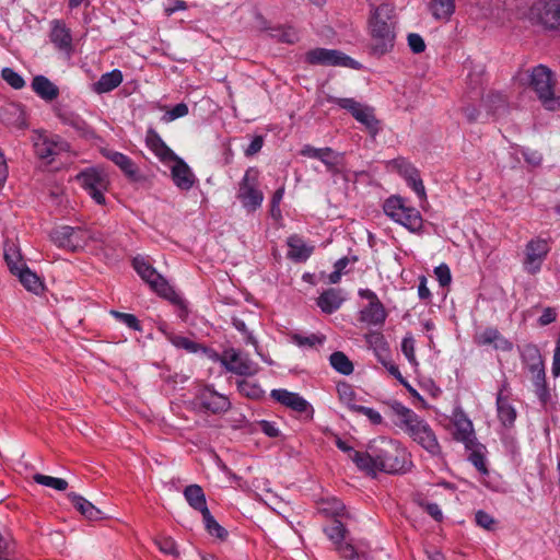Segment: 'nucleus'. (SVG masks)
<instances>
[{
	"label": "nucleus",
	"instance_id": "29",
	"mask_svg": "<svg viewBox=\"0 0 560 560\" xmlns=\"http://www.w3.org/2000/svg\"><path fill=\"white\" fill-rule=\"evenodd\" d=\"M122 82V73L118 69L106 72L101 75L98 81L93 84V91L97 94L108 93L116 89Z\"/></svg>",
	"mask_w": 560,
	"mask_h": 560
},
{
	"label": "nucleus",
	"instance_id": "17",
	"mask_svg": "<svg viewBox=\"0 0 560 560\" xmlns=\"http://www.w3.org/2000/svg\"><path fill=\"white\" fill-rule=\"evenodd\" d=\"M305 61L310 65L348 66L352 59L339 50L315 48L306 52Z\"/></svg>",
	"mask_w": 560,
	"mask_h": 560
},
{
	"label": "nucleus",
	"instance_id": "27",
	"mask_svg": "<svg viewBox=\"0 0 560 560\" xmlns=\"http://www.w3.org/2000/svg\"><path fill=\"white\" fill-rule=\"evenodd\" d=\"M477 342L480 346L494 345L497 349L511 350L512 343L503 338L497 328H486L477 336Z\"/></svg>",
	"mask_w": 560,
	"mask_h": 560
},
{
	"label": "nucleus",
	"instance_id": "37",
	"mask_svg": "<svg viewBox=\"0 0 560 560\" xmlns=\"http://www.w3.org/2000/svg\"><path fill=\"white\" fill-rule=\"evenodd\" d=\"M20 280V282L24 285V288L28 291L37 293L42 288L43 283L39 280L38 276L31 271V269L26 266L20 269L14 273Z\"/></svg>",
	"mask_w": 560,
	"mask_h": 560
},
{
	"label": "nucleus",
	"instance_id": "32",
	"mask_svg": "<svg viewBox=\"0 0 560 560\" xmlns=\"http://www.w3.org/2000/svg\"><path fill=\"white\" fill-rule=\"evenodd\" d=\"M4 260L10 272L13 275L23 267H26V264L23 260L20 249L12 242L4 243Z\"/></svg>",
	"mask_w": 560,
	"mask_h": 560
},
{
	"label": "nucleus",
	"instance_id": "33",
	"mask_svg": "<svg viewBox=\"0 0 560 560\" xmlns=\"http://www.w3.org/2000/svg\"><path fill=\"white\" fill-rule=\"evenodd\" d=\"M318 511L319 513L327 517H331L332 520H339L341 517L348 516L345 504L336 498L322 500L318 506Z\"/></svg>",
	"mask_w": 560,
	"mask_h": 560
},
{
	"label": "nucleus",
	"instance_id": "3",
	"mask_svg": "<svg viewBox=\"0 0 560 560\" xmlns=\"http://www.w3.org/2000/svg\"><path fill=\"white\" fill-rule=\"evenodd\" d=\"M393 413L397 417L395 422L413 442L419 444L432 456H440L441 445L431 425L412 409L399 401L388 404Z\"/></svg>",
	"mask_w": 560,
	"mask_h": 560
},
{
	"label": "nucleus",
	"instance_id": "55",
	"mask_svg": "<svg viewBox=\"0 0 560 560\" xmlns=\"http://www.w3.org/2000/svg\"><path fill=\"white\" fill-rule=\"evenodd\" d=\"M475 520L478 526L487 530H493L495 528L497 521L482 510L476 512Z\"/></svg>",
	"mask_w": 560,
	"mask_h": 560
},
{
	"label": "nucleus",
	"instance_id": "58",
	"mask_svg": "<svg viewBox=\"0 0 560 560\" xmlns=\"http://www.w3.org/2000/svg\"><path fill=\"white\" fill-rule=\"evenodd\" d=\"M354 412L364 415L373 424H381L383 422L381 413L373 408L360 405V407H354Z\"/></svg>",
	"mask_w": 560,
	"mask_h": 560
},
{
	"label": "nucleus",
	"instance_id": "39",
	"mask_svg": "<svg viewBox=\"0 0 560 560\" xmlns=\"http://www.w3.org/2000/svg\"><path fill=\"white\" fill-rule=\"evenodd\" d=\"M431 11L438 20H448L455 11V0H431Z\"/></svg>",
	"mask_w": 560,
	"mask_h": 560
},
{
	"label": "nucleus",
	"instance_id": "47",
	"mask_svg": "<svg viewBox=\"0 0 560 560\" xmlns=\"http://www.w3.org/2000/svg\"><path fill=\"white\" fill-rule=\"evenodd\" d=\"M236 385L240 394L250 399H259L264 395L262 388L254 382L241 380Z\"/></svg>",
	"mask_w": 560,
	"mask_h": 560
},
{
	"label": "nucleus",
	"instance_id": "16",
	"mask_svg": "<svg viewBox=\"0 0 560 560\" xmlns=\"http://www.w3.org/2000/svg\"><path fill=\"white\" fill-rule=\"evenodd\" d=\"M452 423L455 428L453 438L465 445L466 448L477 446V439L472 422L468 419L462 408H456L452 415Z\"/></svg>",
	"mask_w": 560,
	"mask_h": 560
},
{
	"label": "nucleus",
	"instance_id": "31",
	"mask_svg": "<svg viewBox=\"0 0 560 560\" xmlns=\"http://www.w3.org/2000/svg\"><path fill=\"white\" fill-rule=\"evenodd\" d=\"M342 302L343 299L340 296V291L337 289H328L317 299V305L326 314L336 312L341 306Z\"/></svg>",
	"mask_w": 560,
	"mask_h": 560
},
{
	"label": "nucleus",
	"instance_id": "11",
	"mask_svg": "<svg viewBox=\"0 0 560 560\" xmlns=\"http://www.w3.org/2000/svg\"><path fill=\"white\" fill-rule=\"evenodd\" d=\"M132 266L137 273L144 280L153 291L159 295L170 299L174 294L173 289L167 281L142 257H136Z\"/></svg>",
	"mask_w": 560,
	"mask_h": 560
},
{
	"label": "nucleus",
	"instance_id": "30",
	"mask_svg": "<svg viewBox=\"0 0 560 560\" xmlns=\"http://www.w3.org/2000/svg\"><path fill=\"white\" fill-rule=\"evenodd\" d=\"M532 374L533 384L535 387V393L538 396L541 402H547L550 397L549 389L546 383V372L545 364H539L536 366H532L528 370Z\"/></svg>",
	"mask_w": 560,
	"mask_h": 560
},
{
	"label": "nucleus",
	"instance_id": "44",
	"mask_svg": "<svg viewBox=\"0 0 560 560\" xmlns=\"http://www.w3.org/2000/svg\"><path fill=\"white\" fill-rule=\"evenodd\" d=\"M168 340L174 347L178 349H184L189 353H196L199 350L206 351V348L202 345L182 335L173 334L168 337Z\"/></svg>",
	"mask_w": 560,
	"mask_h": 560
},
{
	"label": "nucleus",
	"instance_id": "48",
	"mask_svg": "<svg viewBox=\"0 0 560 560\" xmlns=\"http://www.w3.org/2000/svg\"><path fill=\"white\" fill-rule=\"evenodd\" d=\"M522 359L523 362L527 365L528 370H530L532 366L544 364L540 351L538 347L535 345H527L524 347L522 352Z\"/></svg>",
	"mask_w": 560,
	"mask_h": 560
},
{
	"label": "nucleus",
	"instance_id": "38",
	"mask_svg": "<svg viewBox=\"0 0 560 560\" xmlns=\"http://www.w3.org/2000/svg\"><path fill=\"white\" fill-rule=\"evenodd\" d=\"M342 159V154L335 152L331 148L327 147V151L324 153L320 162L326 166L327 171L331 175H338L343 168Z\"/></svg>",
	"mask_w": 560,
	"mask_h": 560
},
{
	"label": "nucleus",
	"instance_id": "51",
	"mask_svg": "<svg viewBox=\"0 0 560 560\" xmlns=\"http://www.w3.org/2000/svg\"><path fill=\"white\" fill-rule=\"evenodd\" d=\"M155 545L161 552L173 557H178L179 551L175 540L170 536H160L155 539Z\"/></svg>",
	"mask_w": 560,
	"mask_h": 560
},
{
	"label": "nucleus",
	"instance_id": "61",
	"mask_svg": "<svg viewBox=\"0 0 560 560\" xmlns=\"http://www.w3.org/2000/svg\"><path fill=\"white\" fill-rule=\"evenodd\" d=\"M335 444L340 451L347 453L349 455V458L358 466V459L354 456V454H364V452L353 450L352 446H350L346 441H343L339 436H336Z\"/></svg>",
	"mask_w": 560,
	"mask_h": 560
},
{
	"label": "nucleus",
	"instance_id": "24",
	"mask_svg": "<svg viewBox=\"0 0 560 560\" xmlns=\"http://www.w3.org/2000/svg\"><path fill=\"white\" fill-rule=\"evenodd\" d=\"M103 154L117 165L129 179L133 182L138 180V167L128 155L113 150H105Z\"/></svg>",
	"mask_w": 560,
	"mask_h": 560
},
{
	"label": "nucleus",
	"instance_id": "63",
	"mask_svg": "<svg viewBox=\"0 0 560 560\" xmlns=\"http://www.w3.org/2000/svg\"><path fill=\"white\" fill-rule=\"evenodd\" d=\"M264 145V137L255 136L249 145L244 150L246 156H253L258 153Z\"/></svg>",
	"mask_w": 560,
	"mask_h": 560
},
{
	"label": "nucleus",
	"instance_id": "9",
	"mask_svg": "<svg viewBox=\"0 0 560 560\" xmlns=\"http://www.w3.org/2000/svg\"><path fill=\"white\" fill-rule=\"evenodd\" d=\"M237 198L243 207L248 211L258 209L264 200L262 192L258 189V172L255 168H248L241 183L237 191Z\"/></svg>",
	"mask_w": 560,
	"mask_h": 560
},
{
	"label": "nucleus",
	"instance_id": "36",
	"mask_svg": "<svg viewBox=\"0 0 560 560\" xmlns=\"http://www.w3.org/2000/svg\"><path fill=\"white\" fill-rule=\"evenodd\" d=\"M359 122L364 125L371 133L375 135L378 132V120L375 118L373 109L363 104L360 105L359 109L352 115Z\"/></svg>",
	"mask_w": 560,
	"mask_h": 560
},
{
	"label": "nucleus",
	"instance_id": "4",
	"mask_svg": "<svg viewBox=\"0 0 560 560\" xmlns=\"http://www.w3.org/2000/svg\"><path fill=\"white\" fill-rule=\"evenodd\" d=\"M384 213L394 222L402 225L411 233H419L423 228L421 213L409 202L397 195L388 197L383 203Z\"/></svg>",
	"mask_w": 560,
	"mask_h": 560
},
{
	"label": "nucleus",
	"instance_id": "46",
	"mask_svg": "<svg viewBox=\"0 0 560 560\" xmlns=\"http://www.w3.org/2000/svg\"><path fill=\"white\" fill-rule=\"evenodd\" d=\"M291 340L292 342H294L296 346L301 347V348H314L316 346H322L325 341V336L323 335H316V334H311L308 336H303L301 334H293L291 335Z\"/></svg>",
	"mask_w": 560,
	"mask_h": 560
},
{
	"label": "nucleus",
	"instance_id": "64",
	"mask_svg": "<svg viewBox=\"0 0 560 560\" xmlns=\"http://www.w3.org/2000/svg\"><path fill=\"white\" fill-rule=\"evenodd\" d=\"M557 316H558V314L555 308L546 307L542 311V314L540 315V317L538 318V324L540 326H547V325L553 323L557 319Z\"/></svg>",
	"mask_w": 560,
	"mask_h": 560
},
{
	"label": "nucleus",
	"instance_id": "52",
	"mask_svg": "<svg viewBox=\"0 0 560 560\" xmlns=\"http://www.w3.org/2000/svg\"><path fill=\"white\" fill-rule=\"evenodd\" d=\"M110 315L132 330L140 331L142 329L140 320L133 314L121 313L113 310L110 311Z\"/></svg>",
	"mask_w": 560,
	"mask_h": 560
},
{
	"label": "nucleus",
	"instance_id": "7",
	"mask_svg": "<svg viewBox=\"0 0 560 560\" xmlns=\"http://www.w3.org/2000/svg\"><path fill=\"white\" fill-rule=\"evenodd\" d=\"M359 295L369 301L359 312V322L368 326L383 327L388 314L376 293L370 289H361Z\"/></svg>",
	"mask_w": 560,
	"mask_h": 560
},
{
	"label": "nucleus",
	"instance_id": "10",
	"mask_svg": "<svg viewBox=\"0 0 560 560\" xmlns=\"http://www.w3.org/2000/svg\"><path fill=\"white\" fill-rule=\"evenodd\" d=\"M50 240L59 248L75 252L86 245L89 233L81 228L65 225L54 229Z\"/></svg>",
	"mask_w": 560,
	"mask_h": 560
},
{
	"label": "nucleus",
	"instance_id": "35",
	"mask_svg": "<svg viewBox=\"0 0 560 560\" xmlns=\"http://www.w3.org/2000/svg\"><path fill=\"white\" fill-rule=\"evenodd\" d=\"M364 340L380 359L387 355L388 343L384 335L378 330H371L364 335Z\"/></svg>",
	"mask_w": 560,
	"mask_h": 560
},
{
	"label": "nucleus",
	"instance_id": "25",
	"mask_svg": "<svg viewBox=\"0 0 560 560\" xmlns=\"http://www.w3.org/2000/svg\"><path fill=\"white\" fill-rule=\"evenodd\" d=\"M289 246L288 257L294 261H305L313 253V246L306 243L299 235H291L287 242Z\"/></svg>",
	"mask_w": 560,
	"mask_h": 560
},
{
	"label": "nucleus",
	"instance_id": "2",
	"mask_svg": "<svg viewBox=\"0 0 560 560\" xmlns=\"http://www.w3.org/2000/svg\"><path fill=\"white\" fill-rule=\"evenodd\" d=\"M396 23L395 8L392 4L371 5L368 19L369 49L371 55L381 57L394 49Z\"/></svg>",
	"mask_w": 560,
	"mask_h": 560
},
{
	"label": "nucleus",
	"instance_id": "6",
	"mask_svg": "<svg viewBox=\"0 0 560 560\" xmlns=\"http://www.w3.org/2000/svg\"><path fill=\"white\" fill-rule=\"evenodd\" d=\"M75 178L97 205H105L104 192L108 189L109 180L103 171L93 167L86 168L80 172Z\"/></svg>",
	"mask_w": 560,
	"mask_h": 560
},
{
	"label": "nucleus",
	"instance_id": "60",
	"mask_svg": "<svg viewBox=\"0 0 560 560\" xmlns=\"http://www.w3.org/2000/svg\"><path fill=\"white\" fill-rule=\"evenodd\" d=\"M408 45L412 52L421 54L425 49V43L423 38L416 33H411L408 35Z\"/></svg>",
	"mask_w": 560,
	"mask_h": 560
},
{
	"label": "nucleus",
	"instance_id": "28",
	"mask_svg": "<svg viewBox=\"0 0 560 560\" xmlns=\"http://www.w3.org/2000/svg\"><path fill=\"white\" fill-rule=\"evenodd\" d=\"M32 89L45 101H54L59 95V89L44 75H36L33 79Z\"/></svg>",
	"mask_w": 560,
	"mask_h": 560
},
{
	"label": "nucleus",
	"instance_id": "14",
	"mask_svg": "<svg viewBox=\"0 0 560 560\" xmlns=\"http://www.w3.org/2000/svg\"><path fill=\"white\" fill-rule=\"evenodd\" d=\"M194 406L205 412L223 413L231 407L229 398L209 386L202 387L196 394Z\"/></svg>",
	"mask_w": 560,
	"mask_h": 560
},
{
	"label": "nucleus",
	"instance_id": "62",
	"mask_svg": "<svg viewBox=\"0 0 560 560\" xmlns=\"http://www.w3.org/2000/svg\"><path fill=\"white\" fill-rule=\"evenodd\" d=\"M327 151V148H320V149H317V148H314L310 144H305L300 153L301 155L303 156H306V158H311V159H317L320 161V159L323 158L324 153Z\"/></svg>",
	"mask_w": 560,
	"mask_h": 560
},
{
	"label": "nucleus",
	"instance_id": "15",
	"mask_svg": "<svg viewBox=\"0 0 560 560\" xmlns=\"http://www.w3.org/2000/svg\"><path fill=\"white\" fill-rule=\"evenodd\" d=\"M530 14L544 27L557 30L560 27V0H537Z\"/></svg>",
	"mask_w": 560,
	"mask_h": 560
},
{
	"label": "nucleus",
	"instance_id": "21",
	"mask_svg": "<svg viewBox=\"0 0 560 560\" xmlns=\"http://www.w3.org/2000/svg\"><path fill=\"white\" fill-rule=\"evenodd\" d=\"M50 40L59 49L66 52L72 50L71 31L60 20L51 21Z\"/></svg>",
	"mask_w": 560,
	"mask_h": 560
},
{
	"label": "nucleus",
	"instance_id": "5",
	"mask_svg": "<svg viewBox=\"0 0 560 560\" xmlns=\"http://www.w3.org/2000/svg\"><path fill=\"white\" fill-rule=\"evenodd\" d=\"M528 79L529 86L546 109L557 110L560 108V96H557L553 91L556 80L549 68L544 65L534 67Z\"/></svg>",
	"mask_w": 560,
	"mask_h": 560
},
{
	"label": "nucleus",
	"instance_id": "34",
	"mask_svg": "<svg viewBox=\"0 0 560 560\" xmlns=\"http://www.w3.org/2000/svg\"><path fill=\"white\" fill-rule=\"evenodd\" d=\"M184 497L189 503L191 508L200 511L203 514V511L209 510L206 502V497L203 490L198 485L187 486L184 490Z\"/></svg>",
	"mask_w": 560,
	"mask_h": 560
},
{
	"label": "nucleus",
	"instance_id": "42",
	"mask_svg": "<svg viewBox=\"0 0 560 560\" xmlns=\"http://www.w3.org/2000/svg\"><path fill=\"white\" fill-rule=\"evenodd\" d=\"M202 518L205 527L211 536L217 537L220 540L226 539L228 530L214 520L209 510L203 511Z\"/></svg>",
	"mask_w": 560,
	"mask_h": 560
},
{
	"label": "nucleus",
	"instance_id": "19",
	"mask_svg": "<svg viewBox=\"0 0 560 560\" xmlns=\"http://www.w3.org/2000/svg\"><path fill=\"white\" fill-rule=\"evenodd\" d=\"M271 397L281 405L291 408L292 410L300 413L313 415L314 410L310 402L296 393L289 392L287 389H273Z\"/></svg>",
	"mask_w": 560,
	"mask_h": 560
},
{
	"label": "nucleus",
	"instance_id": "1",
	"mask_svg": "<svg viewBox=\"0 0 560 560\" xmlns=\"http://www.w3.org/2000/svg\"><path fill=\"white\" fill-rule=\"evenodd\" d=\"M358 468L368 475L376 476L378 471L386 474H405L410 465V455L397 440L378 436L366 446L364 454H354Z\"/></svg>",
	"mask_w": 560,
	"mask_h": 560
},
{
	"label": "nucleus",
	"instance_id": "8",
	"mask_svg": "<svg viewBox=\"0 0 560 560\" xmlns=\"http://www.w3.org/2000/svg\"><path fill=\"white\" fill-rule=\"evenodd\" d=\"M217 360L231 373L240 376H253L258 373L259 366L249 357L233 348L226 349Z\"/></svg>",
	"mask_w": 560,
	"mask_h": 560
},
{
	"label": "nucleus",
	"instance_id": "50",
	"mask_svg": "<svg viewBox=\"0 0 560 560\" xmlns=\"http://www.w3.org/2000/svg\"><path fill=\"white\" fill-rule=\"evenodd\" d=\"M483 446L477 442V446L474 448H468L470 452L469 454V462L476 467V469L482 474L488 475L489 470L486 465V458L482 453Z\"/></svg>",
	"mask_w": 560,
	"mask_h": 560
},
{
	"label": "nucleus",
	"instance_id": "59",
	"mask_svg": "<svg viewBox=\"0 0 560 560\" xmlns=\"http://www.w3.org/2000/svg\"><path fill=\"white\" fill-rule=\"evenodd\" d=\"M436 279L442 287H446L451 283L452 276L451 270L446 264H441L434 270Z\"/></svg>",
	"mask_w": 560,
	"mask_h": 560
},
{
	"label": "nucleus",
	"instance_id": "43",
	"mask_svg": "<svg viewBox=\"0 0 560 560\" xmlns=\"http://www.w3.org/2000/svg\"><path fill=\"white\" fill-rule=\"evenodd\" d=\"M337 394L341 404L346 405L350 410L354 411V407H360V405H355V392L352 386L347 382H340L337 384Z\"/></svg>",
	"mask_w": 560,
	"mask_h": 560
},
{
	"label": "nucleus",
	"instance_id": "45",
	"mask_svg": "<svg viewBox=\"0 0 560 560\" xmlns=\"http://www.w3.org/2000/svg\"><path fill=\"white\" fill-rule=\"evenodd\" d=\"M343 560H368L364 551H359L351 542L343 541L335 548Z\"/></svg>",
	"mask_w": 560,
	"mask_h": 560
},
{
	"label": "nucleus",
	"instance_id": "20",
	"mask_svg": "<svg viewBox=\"0 0 560 560\" xmlns=\"http://www.w3.org/2000/svg\"><path fill=\"white\" fill-rule=\"evenodd\" d=\"M508 383L504 382L501 386V388L498 390L497 394V411H498V418L501 421V423L510 428L514 424L516 420V410L515 408L510 404L509 398L504 396V392L506 390Z\"/></svg>",
	"mask_w": 560,
	"mask_h": 560
},
{
	"label": "nucleus",
	"instance_id": "40",
	"mask_svg": "<svg viewBox=\"0 0 560 560\" xmlns=\"http://www.w3.org/2000/svg\"><path fill=\"white\" fill-rule=\"evenodd\" d=\"M324 532L329 538V540L335 545L341 544L346 539V535L348 533L346 526L341 523L340 520H332L331 523L324 527Z\"/></svg>",
	"mask_w": 560,
	"mask_h": 560
},
{
	"label": "nucleus",
	"instance_id": "26",
	"mask_svg": "<svg viewBox=\"0 0 560 560\" xmlns=\"http://www.w3.org/2000/svg\"><path fill=\"white\" fill-rule=\"evenodd\" d=\"M68 498L74 508L88 520L97 521L102 518V511L93 505L90 501H88L82 495L70 492L68 493Z\"/></svg>",
	"mask_w": 560,
	"mask_h": 560
},
{
	"label": "nucleus",
	"instance_id": "13",
	"mask_svg": "<svg viewBox=\"0 0 560 560\" xmlns=\"http://www.w3.org/2000/svg\"><path fill=\"white\" fill-rule=\"evenodd\" d=\"M35 154L40 160L52 162L55 156L70 150V144L58 135L40 132L34 139Z\"/></svg>",
	"mask_w": 560,
	"mask_h": 560
},
{
	"label": "nucleus",
	"instance_id": "54",
	"mask_svg": "<svg viewBox=\"0 0 560 560\" xmlns=\"http://www.w3.org/2000/svg\"><path fill=\"white\" fill-rule=\"evenodd\" d=\"M411 175L410 179L408 180V185L415 190V192L418 195L420 199H425V188L423 185L422 179L419 176V172L417 170H409Z\"/></svg>",
	"mask_w": 560,
	"mask_h": 560
},
{
	"label": "nucleus",
	"instance_id": "53",
	"mask_svg": "<svg viewBox=\"0 0 560 560\" xmlns=\"http://www.w3.org/2000/svg\"><path fill=\"white\" fill-rule=\"evenodd\" d=\"M2 79L13 89L20 90L24 88V79L12 68H3L1 71Z\"/></svg>",
	"mask_w": 560,
	"mask_h": 560
},
{
	"label": "nucleus",
	"instance_id": "18",
	"mask_svg": "<svg viewBox=\"0 0 560 560\" xmlns=\"http://www.w3.org/2000/svg\"><path fill=\"white\" fill-rule=\"evenodd\" d=\"M55 113L59 120L63 125L71 127L79 137L86 140L96 138L94 129L79 114L66 107H57Z\"/></svg>",
	"mask_w": 560,
	"mask_h": 560
},
{
	"label": "nucleus",
	"instance_id": "23",
	"mask_svg": "<svg viewBox=\"0 0 560 560\" xmlns=\"http://www.w3.org/2000/svg\"><path fill=\"white\" fill-rule=\"evenodd\" d=\"M172 161L175 162L171 170L174 184L182 190H189L195 184L194 173L180 158L177 156Z\"/></svg>",
	"mask_w": 560,
	"mask_h": 560
},
{
	"label": "nucleus",
	"instance_id": "12",
	"mask_svg": "<svg viewBox=\"0 0 560 560\" xmlns=\"http://www.w3.org/2000/svg\"><path fill=\"white\" fill-rule=\"evenodd\" d=\"M550 252L547 240L535 237L527 242L524 250L523 268L529 275H536Z\"/></svg>",
	"mask_w": 560,
	"mask_h": 560
},
{
	"label": "nucleus",
	"instance_id": "49",
	"mask_svg": "<svg viewBox=\"0 0 560 560\" xmlns=\"http://www.w3.org/2000/svg\"><path fill=\"white\" fill-rule=\"evenodd\" d=\"M33 479L36 483L52 488L58 491H65L68 488L67 480L62 478H56L51 476H46L43 474H35Z\"/></svg>",
	"mask_w": 560,
	"mask_h": 560
},
{
	"label": "nucleus",
	"instance_id": "41",
	"mask_svg": "<svg viewBox=\"0 0 560 560\" xmlns=\"http://www.w3.org/2000/svg\"><path fill=\"white\" fill-rule=\"evenodd\" d=\"M330 365L339 373L343 375H350L353 370V363L350 359L341 351H336L329 357Z\"/></svg>",
	"mask_w": 560,
	"mask_h": 560
},
{
	"label": "nucleus",
	"instance_id": "57",
	"mask_svg": "<svg viewBox=\"0 0 560 560\" xmlns=\"http://www.w3.org/2000/svg\"><path fill=\"white\" fill-rule=\"evenodd\" d=\"M188 114V106L185 103H179L170 109L164 116V121H173L177 118L184 117Z\"/></svg>",
	"mask_w": 560,
	"mask_h": 560
},
{
	"label": "nucleus",
	"instance_id": "22",
	"mask_svg": "<svg viewBox=\"0 0 560 560\" xmlns=\"http://www.w3.org/2000/svg\"><path fill=\"white\" fill-rule=\"evenodd\" d=\"M147 147L163 163L177 159V155L166 145L159 133L154 129H149L145 136Z\"/></svg>",
	"mask_w": 560,
	"mask_h": 560
},
{
	"label": "nucleus",
	"instance_id": "56",
	"mask_svg": "<svg viewBox=\"0 0 560 560\" xmlns=\"http://www.w3.org/2000/svg\"><path fill=\"white\" fill-rule=\"evenodd\" d=\"M328 101L338 105L340 108L348 110L351 115H353V113H355V110L359 109L361 105V103L357 102L354 98H340L330 96Z\"/></svg>",
	"mask_w": 560,
	"mask_h": 560
}]
</instances>
